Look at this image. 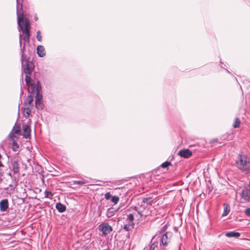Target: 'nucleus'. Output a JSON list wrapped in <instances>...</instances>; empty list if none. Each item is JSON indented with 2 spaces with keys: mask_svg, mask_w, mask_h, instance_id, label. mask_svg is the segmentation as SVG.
Masks as SVG:
<instances>
[{
  "mask_svg": "<svg viewBox=\"0 0 250 250\" xmlns=\"http://www.w3.org/2000/svg\"><path fill=\"white\" fill-rule=\"evenodd\" d=\"M29 75H30L26 74L25 78V81L27 85L34 83V82L32 80L31 77Z\"/></svg>",
  "mask_w": 250,
  "mask_h": 250,
  "instance_id": "obj_21",
  "label": "nucleus"
},
{
  "mask_svg": "<svg viewBox=\"0 0 250 250\" xmlns=\"http://www.w3.org/2000/svg\"><path fill=\"white\" fill-rule=\"evenodd\" d=\"M12 130L15 134H20L21 133V124L20 123L16 124Z\"/></svg>",
  "mask_w": 250,
  "mask_h": 250,
  "instance_id": "obj_14",
  "label": "nucleus"
},
{
  "mask_svg": "<svg viewBox=\"0 0 250 250\" xmlns=\"http://www.w3.org/2000/svg\"><path fill=\"white\" fill-rule=\"evenodd\" d=\"M8 175L9 176H10L12 178V180H13V183H14V184H13V185H12V184H10V185H9V187H11V188H12V187H16V186H17V180H16V178L15 177V178L13 179V176H12V174H11V173H10V172H9V173L8 174Z\"/></svg>",
  "mask_w": 250,
  "mask_h": 250,
  "instance_id": "obj_22",
  "label": "nucleus"
},
{
  "mask_svg": "<svg viewBox=\"0 0 250 250\" xmlns=\"http://www.w3.org/2000/svg\"><path fill=\"white\" fill-rule=\"evenodd\" d=\"M44 197L50 199H52L54 194L50 191L46 189L44 191Z\"/></svg>",
  "mask_w": 250,
  "mask_h": 250,
  "instance_id": "obj_18",
  "label": "nucleus"
},
{
  "mask_svg": "<svg viewBox=\"0 0 250 250\" xmlns=\"http://www.w3.org/2000/svg\"><path fill=\"white\" fill-rule=\"evenodd\" d=\"M13 146H12V148H13V150L14 151H17L18 149L19 148V145H18V144L15 142V140H14V141H13Z\"/></svg>",
  "mask_w": 250,
  "mask_h": 250,
  "instance_id": "obj_30",
  "label": "nucleus"
},
{
  "mask_svg": "<svg viewBox=\"0 0 250 250\" xmlns=\"http://www.w3.org/2000/svg\"><path fill=\"white\" fill-rule=\"evenodd\" d=\"M15 133L13 131V130L11 131L10 133L9 134L10 138L11 139V140L14 141L15 140V138L16 137L15 135H14Z\"/></svg>",
  "mask_w": 250,
  "mask_h": 250,
  "instance_id": "obj_34",
  "label": "nucleus"
},
{
  "mask_svg": "<svg viewBox=\"0 0 250 250\" xmlns=\"http://www.w3.org/2000/svg\"><path fill=\"white\" fill-rule=\"evenodd\" d=\"M9 207L8 200L7 199H2L0 202V210L1 211H6Z\"/></svg>",
  "mask_w": 250,
  "mask_h": 250,
  "instance_id": "obj_7",
  "label": "nucleus"
},
{
  "mask_svg": "<svg viewBox=\"0 0 250 250\" xmlns=\"http://www.w3.org/2000/svg\"><path fill=\"white\" fill-rule=\"evenodd\" d=\"M240 233L238 232L229 231L226 233V236L228 237L238 238L240 236Z\"/></svg>",
  "mask_w": 250,
  "mask_h": 250,
  "instance_id": "obj_11",
  "label": "nucleus"
},
{
  "mask_svg": "<svg viewBox=\"0 0 250 250\" xmlns=\"http://www.w3.org/2000/svg\"><path fill=\"white\" fill-rule=\"evenodd\" d=\"M36 92L37 91H40L41 90V84L39 81H38L37 82V83L36 84Z\"/></svg>",
  "mask_w": 250,
  "mask_h": 250,
  "instance_id": "obj_32",
  "label": "nucleus"
},
{
  "mask_svg": "<svg viewBox=\"0 0 250 250\" xmlns=\"http://www.w3.org/2000/svg\"><path fill=\"white\" fill-rule=\"evenodd\" d=\"M35 20L36 21H37V20H38V18H37L36 17H35Z\"/></svg>",
  "mask_w": 250,
  "mask_h": 250,
  "instance_id": "obj_43",
  "label": "nucleus"
},
{
  "mask_svg": "<svg viewBox=\"0 0 250 250\" xmlns=\"http://www.w3.org/2000/svg\"><path fill=\"white\" fill-rule=\"evenodd\" d=\"M165 227H166V226H164V227H163V228H162V229H164V231H165Z\"/></svg>",
  "mask_w": 250,
  "mask_h": 250,
  "instance_id": "obj_42",
  "label": "nucleus"
},
{
  "mask_svg": "<svg viewBox=\"0 0 250 250\" xmlns=\"http://www.w3.org/2000/svg\"><path fill=\"white\" fill-rule=\"evenodd\" d=\"M33 96L31 95H28L25 100V103L29 105V106L33 107Z\"/></svg>",
  "mask_w": 250,
  "mask_h": 250,
  "instance_id": "obj_13",
  "label": "nucleus"
},
{
  "mask_svg": "<svg viewBox=\"0 0 250 250\" xmlns=\"http://www.w3.org/2000/svg\"><path fill=\"white\" fill-rule=\"evenodd\" d=\"M1 157H2V156H1V154H0V159H1Z\"/></svg>",
  "mask_w": 250,
  "mask_h": 250,
  "instance_id": "obj_44",
  "label": "nucleus"
},
{
  "mask_svg": "<svg viewBox=\"0 0 250 250\" xmlns=\"http://www.w3.org/2000/svg\"><path fill=\"white\" fill-rule=\"evenodd\" d=\"M153 202L152 197H149L147 198H144L142 200L143 203H146L147 205H151Z\"/></svg>",
  "mask_w": 250,
  "mask_h": 250,
  "instance_id": "obj_17",
  "label": "nucleus"
},
{
  "mask_svg": "<svg viewBox=\"0 0 250 250\" xmlns=\"http://www.w3.org/2000/svg\"><path fill=\"white\" fill-rule=\"evenodd\" d=\"M2 176V172L1 171V170H0V183H1V182L2 180V178H1V177Z\"/></svg>",
  "mask_w": 250,
  "mask_h": 250,
  "instance_id": "obj_38",
  "label": "nucleus"
},
{
  "mask_svg": "<svg viewBox=\"0 0 250 250\" xmlns=\"http://www.w3.org/2000/svg\"><path fill=\"white\" fill-rule=\"evenodd\" d=\"M245 214L247 216H250V208H247L244 211Z\"/></svg>",
  "mask_w": 250,
  "mask_h": 250,
  "instance_id": "obj_36",
  "label": "nucleus"
},
{
  "mask_svg": "<svg viewBox=\"0 0 250 250\" xmlns=\"http://www.w3.org/2000/svg\"><path fill=\"white\" fill-rule=\"evenodd\" d=\"M36 107L38 109H42L43 107V104L42 101H40L39 102L35 101Z\"/></svg>",
  "mask_w": 250,
  "mask_h": 250,
  "instance_id": "obj_23",
  "label": "nucleus"
},
{
  "mask_svg": "<svg viewBox=\"0 0 250 250\" xmlns=\"http://www.w3.org/2000/svg\"><path fill=\"white\" fill-rule=\"evenodd\" d=\"M28 86H29L28 91L29 92L33 93H35V91L36 92V84L34 83V82L30 84L29 85H28Z\"/></svg>",
  "mask_w": 250,
  "mask_h": 250,
  "instance_id": "obj_16",
  "label": "nucleus"
},
{
  "mask_svg": "<svg viewBox=\"0 0 250 250\" xmlns=\"http://www.w3.org/2000/svg\"><path fill=\"white\" fill-rule=\"evenodd\" d=\"M134 215L132 213H130L127 215L126 221H127V223L132 224L134 226L135 224L134 223Z\"/></svg>",
  "mask_w": 250,
  "mask_h": 250,
  "instance_id": "obj_15",
  "label": "nucleus"
},
{
  "mask_svg": "<svg viewBox=\"0 0 250 250\" xmlns=\"http://www.w3.org/2000/svg\"><path fill=\"white\" fill-rule=\"evenodd\" d=\"M134 226L130 224H126L124 225V229H125L126 231H129L131 230L132 229L134 228Z\"/></svg>",
  "mask_w": 250,
  "mask_h": 250,
  "instance_id": "obj_25",
  "label": "nucleus"
},
{
  "mask_svg": "<svg viewBox=\"0 0 250 250\" xmlns=\"http://www.w3.org/2000/svg\"><path fill=\"white\" fill-rule=\"evenodd\" d=\"M217 142V139H213L211 141V143H215Z\"/></svg>",
  "mask_w": 250,
  "mask_h": 250,
  "instance_id": "obj_39",
  "label": "nucleus"
},
{
  "mask_svg": "<svg viewBox=\"0 0 250 250\" xmlns=\"http://www.w3.org/2000/svg\"><path fill=\"white\" fill-rule=\"evenodd\" d=\"M134 209L138 213V214L141 216H143V214L142 213V210H140L139 209H138V208L136 207H134Z\"/></svg>",
  "mask_w": 250,
  "mask_h": 250,
  "instance_id": "obj_37",
  "label": "nucleus"
},
{
  "mask_svg": "<svg viewBox=\"0 0 250 250\" xmlns=\"http://www.w3.org/2000/svg\"><path fill=\"white\" fill-rule=\"evenodd\" d=\"M23 136L25 138H28L30 136L31 129L29 125H23Z\"/></svg>",
  "mask_w": 250,
  "mask_h": 250,
  "instance_id": "obj_8",
  "label": "nucleus"
},
{
  "mask_svg": "<svg viewBox=\"0 0 250 250\" xmlns=\"http://www.w3.org/2000/svg\"><path fill=\"white\" fill-rule=\"evenodd\" d=\"M172 236V233L170 232H167L162 235L161 238V243L164 246H167L170 241V238Z\"/></svg>",
  "mask_w": 250,
  "mask_h": 250,
  "instance_id": "obj_5",
  "label": "nucleus"
},
{
  "mask_svg": "<svg viewBox=\"0 0 250 250\" xmlns=\"http://www.w3.org/2000/svg\"><path fill=\"white\" fill-rule=\"evenodd\" d=\"M10 169L13 172L14 174L20 175V167L18 159L14 158L12 159L9 166Z\"/></svg>",
  "mask_w": 250,
  "mask_h": 250,
  "instance_id": "obj_3",
  "label": "nucleus"
},
{
  "mask_svg": "<svg viewBox=\"0 0 250 250\" xmlns=\"http://www.w3.org/2000/svg\"><path fill=\"white\" fill-rule=\"evenodd\" d=\"M17 10V21L18 26L23 34H25V37L22 39L21 34L20 35V45L21 46V62L22 64V68L23 71L26 74L30 75L34 69V64L32 61L30 60V57H27L24 54V51L25 49V43H23L22 46L21 40H24L27 42L29 41L30 36V30L31 26L28 19H24V12L22 8V0H16Z\"/></svg>",
  "mask_w": 250,
  "mask_h": 250,
  "instance_id": "obj_1",
  "label": "nucleus"
},
{
  "mask_svg": "<svg viewBox=\"0 0 250 250\" xmlns=\"http://www.w3.org/2000/svg\"><path fill=\"white\" fill-rule=\"evenodd\" d=\"M3 167V165L2 163H1V162L0 161V167Z\"/></svg>",
  "mask_w": 250,
  "mask_h": 250,
  "instance_id": "obj_41",
  "label": "nucleus"
},
{
  "mask_svg": "<svg viewBox=\"0 0 250 250\" xmlns=\"http://www.w3.org/2000/svg\"><path fill=\"white\" fill-rule=\"evenodd\" d=\"M172 164L171 162L168 161H166L164 163H162L161 165V167L163 168H167L169 166H171Z\"/></svg>",
  "mask_w": 250,
  "mask_h": 250,
  "instance_id": "obj_28",
  "label": "nucleus"
},
{
  "mask_svg": "<svg viewBox=\"0 0 250 250\" xmlns=\"http://www.w3.org/2000/svg\"><path fill=\"white\" fill-rule=\"evenodd\" d=\"M192 151L188 149H182L178 152V155L181 157L188 158L192 155Z\"/></svg>",
  "mask_w": 250,
  "mask_h": 250,
  "instance_id": "obj_6",
  "label": "nucleus"
},
{
  "mask_svg": "<svg viewBox=\"0 0 250 250\" xmlns=\"http://www.w3.org/2000/svg\"><path fill=\"white\" fill-rule=\"evenodd\" d=\"M98 228L99 230L102 232L103 235L104 236L109 234L112 231V228L106 223L101 224Z\"/></svg>",
  "mask_w": 250,
  "mask_h": 250,
  "instance_id": "obj_4",
  "label": "nucleus"
},
{
  "mask_svg": "<svg viewBox=\"0 0 250 250\" xmlns=\"http://www.w3.org/2000/svg\"><path fill=\"white\" fill-rule=\"evenodd\" d=\"M230 211V208L229 205H227L224 207V211L222 214L223 216H227Z\"/></svg>",
  "mask_w": 250,
  "mask_h": 250,
  "instance_id": "obj_20",
  "label": "nucleus"
},
{
  "mask_svg": "<svg viewBox=\"0 0 250 250\" xmlns=\"http://www.w3.org/2000/svg\"><path fill=\"white\" fill-rule=\"evenodd\" d=\"M158 242L154 241L151 243L149 250H155L158 247Z\"/></svg>",
  "mask_w": 250,
  "mask_h": 250,
  "instance_id": "obj_26",
  "label": "nucleus"
},
{
  "mask_svg": "<svg viewBox=\"0 0 250 250\" xmlns=\"http://www.w3.org/2000/svg\"><path fill=\"white\" fill-rule=\"evenodd\" d=\"M111 201L114 204H117L119 201V198L116 196H112Z\"/></svg>",
  "mask_w": 250,
  "mask_h": 250,
  "instance_id": "obj_29",
  "label": "nucleus"
},
{
  "mask_svg": "<svg viewBox=\"0 0 250 250\" xmlns=\"http://www.w3.org/2000/svg\"><path fill=\"white\" fill-rule=\"evenodd\" d=\"M104 197L106 200H109L111 198L112 196L109 192H108L105 194Z\"/></svg>",
  "mask_w": 250,
  "mask_h": 250,
  "instance_id": "obj_35",
  "label": "nucleus"
},
{
  "mask_svg": "<svg viewBox=\"0 0 250 250\" xmlns=\"http://www.w3.org/2000/svg\"><path fill=\"white\" fill-rule=\"evenodd\" d=\"M141 207V208H143V209H145V208H146V207H145L144 205H143V204H142V205H141V207Z\"/></svg>",
  "mask_w": 250,
  "mask_h": 250,
  "instance_id": "obj_40",
  "label": "nucleus"
},
{
  "mask_svg": "<svg viewBox=\"0 0 250 250\" xmlns=\"http://www.w3.org/2000/svg\"><path fill=\"white\" fill-rule=\"evenodd\" d=\"M56 208L59 212L62 213L66 210V207L65 205L61 203H57Z\"/></svg>",
  "mask_w": 250,
  "mask_h": 250,
  "instance_id": "obj_12",
  "label": "nucleus"
},
{
  "mask_svg": "<svg viewBox=\"0 0 250 250\" xmlns=\"http://www.w3.org/2000/svg\"><path fill=\"white\" fill-rule=\"evenodd\" d=\"M117 209L113 207L108 208L106 212V216L108 218L112 217L114 215L115 212L117 211Z\"/></svg>",
  "mask_w": 250,
  "mask_h": 250,
  "instance_id": "obj_10",
  "label": "nucleus"
},
{
  "mask_svg": "<svg viewBox=\"0 0 250 250\" xmlns=\"http://www.w3.org/2000/svg\"><path fill=\"white\" fill-rule=\"evenodd\" d=\"M74 184H77L80 185H84L86 183L83 181H74L73 182Z\"/></svg>",
  "mask_w": 250,
  "mask_h": 250,
  "instance_id": "obj_33",
  "label": "nucleus"
},
{
  "mask_svg": "<svg viewBox=\"0 0 250 250\" xmlns=\"http://www.w3.org/2000/svg\"><path fill=\"white\" fill-rule=\"evenodd\" d=\"M32 107L31 106H28L24 108L23 112L24 114H26V115H25L26 118L28 117L30 115Z\"/></svg>",
  "mask_w": 250,
  "mask_h": 250,
  "instance_id": "obj_19",
  "label": "nucleus"
},
{
  "mask_svg": "<svg viewBox=\"0 0 250 250\" xmlns=\"http://www.w3.org/2000/svg\"><path fill=\"white\" fill-rule=\"evenodd\" d=\"M240 124H241L240 120L238 118H236L235 119L234 124L233 125V127L234 128H237L240 126Z\"/></svg>",
  "mask_w": 250,
  "mask_h": 250,
  "instance_id": "obj_24",
  "label": "nucleus"
},
{
  "mask_svg": "<svg viewBox=\"0 0 250 250\" xmlns=\"http://www.w3.org/2000/svg\"><path fill=\"white\" fill-rule=\"evenodd\" d=\"M37 39L38 41L42 42V37L41 36V33L40 30H38L37 32Z\"/></svg>",
  "mask_w": 250,
  "mask_h": 250,
  "instance_id": "obj_31",
  "label": "nucleus"
},
{
  "mask_svg": "<svg viewBox=\"0 0 250 250\" xmlns=\"http://www.w3.org/2000/svg\"><path fill=\"white\" fill-rule=\"evenodd\" d=\"M237 167L241 171L249 173L250 172V158L247 155L240 153L236 161Z\"/></svg>",
  "mask_w": 250,
  "mask_h": 250,
  "instance_id": "obj_2",
  "label": "nucleus"
},
{
  "mask_svg": "<svg viewBox=\"0 0 250 250\" xmlns=\"http://www.w3.org/2000/svg\"><path fill=\"white\" fill-rule=\"evenodd\" d=\"M37 52L40 57H43L45 55V51L44 47L42 45H38L37 48Z\"/></svg>",
  "mask_w": 250,
  "mask_h": 250,
  "instance_id": "obj_9",
  "label": "nucleus"
},
{
  "mask_svg": "<svg viewBox=\"0 0 250 250\" xmlns=\"http://www.w3.org/2000/svg\"><path fill=\"white\" fill-rule=\"evenodd\" d=\"M42 94H41L40 93L39 91L36 92L35 101H36V102H40V101H42Z\"/></svg>",
  "mask_w": 250,
  "mask_h": 250,
  "instance_id": "obj_27",
  "label": "nucleus"
}]
</instances>
